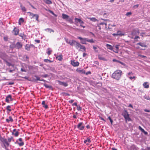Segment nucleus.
<instances>
[{
	"label": "nucleus",
	"instance_id": "obj_19",
	"mask_svg": "<svg viewBox=\"0 0 150 150\" xmlns=\"http://www.w3.org/2000/svg\"><path fill=\"white\" fill-rule=\"evenodd\" d=\"M143 85L144 88H149V87L148 82H144L143 84Z\"/></svg>",
	"mask_w": 150,
	"mask_h": 150
},
{
	"label": "nucleus",
	"instance_id": "obj_24",
	"mask_svg": "<svg viewBox=\"0 0 150 150\" xmlns=\"http://www.w3.org/2000/svg\"><path fill=\"white\" fill-rule=\"evenodd\" d=\"M106 47H107L108 49H110V50H113V48L111 45L108 44H107Z\"/></svg>",
	"mask_w": 150,
	"mask_h": 150
},
{
	"label": "nucleus",
	"instance_id": "obj_37",
	"mask_svg": "<svg viewBox=\"0 0 150 150\" xmlns=\"http://www.w3.org/2000/svg\"><path fill=\"white\" fill-rule=\"evenodd\" d=\"M11 106L10 105H8L6 107V110L8 111L9 112H11V109H10Z\"/></svg>",
	"mask_w": 150,
	"mask_h": 150
},
{
	"label": "nucleus",
	"instance_id": "obj_58",
	"mask_svg": "<svg viewBox=\"0 0 150 150\" xmlns=\"http://www.w3.org/2000/svg\"><path fill=\"white\" fill-rule=\"evenodd\" d=\"M49 11L52 14V15H54V13L52 11H51L50 10H49Z\"/></svg>",
	"mask_w": 150,
	"mask_h": 150
},
{
	"label": "nucleus",
	"instance_id": "obj_34",
	"mask_svg": "<svg viewBox=\"0 0 150 150\" xmlns=\"http://www.w3.org/2000/svg\"><path fill=\"white\" fill-rule=\"evenodd\" d=\"M34 77L36 78L35 79H34V81H40V77L38 76H37L35 75L34 76Z\"/></svg>",
	"mask_w": 150,
	"mask_h": 150
},
{
	"label": "nucleus",
	"instance_id": "obj_57",
	"mask_svg": "<svg viewBox=\"0 0 150 150\" xmlns=\"http://www.w3.org/2000/svg\"><path fill=\"white\" fill-rule=\"evenodd\" d=\"M44 62H49V60L48 59H44Z\"/></svg>",
	"mask_w": 150,
	"mask_h": 150
},
{
	"label": "nucleus",
	"instance_id": "obj_59",
	"mask_svg": "<svg viewBox=\"0 0 150 150\" xmlns=\"http://www.w3.org/2000/svg\"><path fill=\"white\" fill-rule=\"evenodd\" d=\"M35 42H36L37 43H39L40 42V40H35Z\"/></svg>",
	"mask_w": 150,
	"mask_h": 150
},
{
	"label": "nucleus",
	"instance_id": "obj_29",
	"mask_svg": "<svg viewBox=\"0 0 150 150\" xmlns=\"http://www.w3.org/2000/svg\"><path fill=\"white\" fill-rule=\"evenodd\" d=\"M24 22V20L23 18H19V21H18V24L20 25L21 24V22Z\"/></svg>",
	"mask_w": 150,
	"mask_h": 150
},
{
	"label": "nucleus",
	"instance_id": "obj_2",
	"mask_svg": "<svg viewBox=\"0 0 150 150\" xmlns=\"http://www.w3.org/2000/svg\"><path fill=\"white\" fill-rule=\"evenodd\" d=\"M122 115L125 118V121L126 122H127V121H130L132 120L129 117V115L126 110H124V111L122 112Z\"/></svg>",
	"mask_w": 150,
	"mask_h": 150
},
{
	"label": "nucleus",
	"instance_id": "obj_18",
	"mask_svg": "<svg viewBox=\"0 0 150 150\" xmlns=\"http://www.w3.org/2000/svg\"><path fill=\"white\" fill-rule=\"evenodd\" d=\"M137 45H139L142 47H146V44L144 43L139 42L137 44Z\"/></svg>",
	"mask_w": 150,
	"mask_h": 150
},
{
	"label": "nucleus",
	"instance_id": "obj_40",
	"mask_svg": "<svg viewBox=\"0 0 150 150\" xmlns=\"http://www.w3.org/2000/svg\"><path fill=\"white\" fill-rule=\"evenodd\" d=\"M35 17L36 20L38 21H39L38 18L39 17V16L38 15V14H36Z\"/></svg>",
	"mask_w": 150,
	"mask_h": 150
},
{
	"label": "nucleus",
	"instance_id": "obj_6",
	"mask_svg": "<svg viewBox=\"0 0 150 150\" xmlns=\"http://www.w3.org/2000/svg\"><path fill=\"white\" fill-rule=\"evenodd\" d=\"M4 145V146L5 147V145L6 146H8L9 145V144L8 143L7 139H2L1 140Z\"/></svg>",
	"mask_w": 150,
	"mask_h": 150
},
{
	"label": "nucleus",
	"instance_id": "obj_9",
	"mask_svg": "<svg viewBox=\"0 0 150 150\" xmlns=\"http://www.w3.org/2000/svg\"><path fill=\"white\" fill-rule=\"evenodd\" d=\"M71 64L74 67H78L79 65V63L78 61L75 62L74 60L71 61Z\"/></svg>",
	"mask_w": 150,
	"mask_h": 150
},
{
	"label": "nucleus",
	"instance_id": "obj_48",
	"mask_svg": "<svg viewBox=\"0 0 150 150\" xmlns=\"http://www.w3.org/2000/svg\"><path fill=\"white\" fill-rule=\"evenodd\" d=\"M127 76H129L130 75H132L133 74V73H132V72H129L128 73H127Z\"/></svg>",
	"mask_w": 150,
	"mask_h": 150
},
{
	"label": "nucleus",
	"instance_id": "obj_28",
	"mask_svg": "<svg viewBox=\"0 0 150 150\" xmlns=\"http://www.w3.org/2000/svg\"><path fill=\"white\" fill-rule=\"evenodd\" d=\"M89 19H90V21H92L93 22H96V21H98V20L96 18H94V17L92 18H89Z\"/></svg>",
	"mask_w": 150,
	"mask_h": 150
},
{
	"label": "nucleus",
	"instance_id": "obj_4",
	"mask_svg": "<svg viewBox=\"0 0 150 150\" xmlns=\"http://www.w3.org/2000/svg\"><path fill=\"white\" fill-rule=\"evenodd\" d=\"M78 38L81 40V43L83 44H86V42H87L88 38H83L81 37H78Z\"/></svg>",
	"mask_w": 150,
	"mask_h": 150
},
{
	"label": "nucleus",
	"instance_id": "obj_53",
	"mask_svg": "<svg viewBox=\"0 0 150 150\" xmlns=\"http://www.w3.org/2000/svg\"><path fill=\"white\" fill-rule=\"evenodd\" d=\"M112 61L113 62H117L118 63V62L119 61L116 59H113L112 60Z\"/></svg>",
	"mask_w": 150,
	"mask_h": 150
},
{
	"label": "nucleus",
	"instance_id": "obj_8",
	"mask_svg": "<svg viewBox=\"0 0 150 150\" xmlns=\"http://www.w3.org/2000/svg\"><path fill=\"white\" fill-rule=\"evenodd\" d=\"M13 99L11 97V95H9L7 96L6 98L5 101L6 102L9 103L10 101H12Z\"/></svg>",
	"mask_w": 150,
	"mask_h": 150
},
{
	"label": "nucleus",
	"instance_id": "obj_5",
	"mask_svg": "<svg viewBox=\"0 0 150 150\" xmlns=\"http://www.w3.org/2000/svg\"><path fill=\"white\" fill-rule=\"evenodd\" d=\"M83 123L80 122L79 123L78 125H77V127L80 130H82L84 129L85 127L83 125Z\"/></svg>",
	"mask_w": 150,
	"mask_h": 150
},
{
	"label": "nucleus",
	"instance_id": "obj_56",
	"mask_svg": "<svg viewBox=\"0 0 150 150\" xmlns=\"http://www.w3.org/2000/svg\"><path fill=\"white\" fill-rule=\"evenodd\" d=\"M128 107H131L132 109L134 108H133L132 105V104H129V105L128 106Z\"/></svg>",
	"mask_w": 150,
	"mask_h": 150
},
{
	"label": "nucleus",
	"instance_id": "obj_12",
	"mask_svg": "<svg viewBox=\"0 0 150 150\" xmlns=\"http://www.w3.org/2000/svg\"><path fill=\"white\" fill-rule=\"evenodd\" d=\"M6 54L5 53L1 52L0 53V57L5 60L6 58Z\"/></svg>",
	"mask_w": 150,
	"mask_h": 150
},
{
	"label": "nucleus",
	"instance_id": "obj_41",
	"mask_svg": "<svg viewBox=\"0 0 150 150\" xmlns=\"http://www.w3.org/2000/svg\"><path fill=\"white\" fill-rule=\"evenodd\" d=\"M77 109L79 111H81L82 110V108L80 106L78 105L77 106Z\"/></svg>",
	"mask_w": 150,
	"mask_h": 150
},
{
	"label": "nucleus",
	"instance_id": "obj_11",
	"mask_svg": "<svg viewBox=\"0 0 150 150\" xmlns=\"http://www.w3.org/2000/svg\"><path fill=\"white\" fill-rule=\"evenodd\" d=\"M57 81L59 84L60 85L63 86L64 87H67L68 86V84L66 82H62L59 80Z\"/></svg>",
	"mask_w": 150,
	"mask_h": 150
},
{
	"label": "nucleus",
	"instance_id": "obj_1",
	"mask_svg": "<svg viewBox=\"0 0 150 150\" xmlns=\"http://www.w3.org/2000/svg\"><path fill=\"white\" fill-rule=\"evenodd\" d=\"M122 71L120 70H116L112 74V77L114 79L119 80L122 75Z\"/></svg>",
	"mask_w": 150,
	"mask_h": 150
},
{
	"label": "nucleus",
	"instance_id": "obj_42",
	"mask_svg": "<svg viewBox=\"0 0 150 150\" xmlns=\"http://www.w3.org/2000/svg\"><path fill=\"white\" fill-rule=\"evenodd\" d=\"M108 119L109 120L111 124L112 125V123L113 122V120L111 119V118L110 116H109L108 117Z\"/></svg>",
	"mask_w": 150,
	"mask_h": 150
},
{
	"label": "nucleus",
	"instance_id": "obj_15",
	"mask_svg": "<svg viewBox=\"0 0 150 150\" xmlns=\"http://www.w3.org/2000/svg\"><path fill=\"white\" fill-rule=\"evenodd\" d=\"M69 17V16L67 15L64 13H62V18L64 19H65L67 20Z\"/></svg>",
	"mask_w": 150,
	"mask_h": 150
},
{
	"label": "nucleus",
	"instance_id": "obj_52",
	"mask_svg": "<svg viewBox=\"0 0 150 150\" xmlns=\"http://www.w3.org/2000/svg\"><path fill=\"white\" fill-rule=\"evenodd\" d=\"M119 45H116L115 46V48H116V49L117 50H119Z\"/></svg>",
	"mask_w": 150,
	"mask_h": 150
},
{
	"label": "nucleus",
	"instance_id": "obj_54",
	"mask_svg": "<svg viewBox=\"0 0 150 150\" xmlns=\"http://www.w3.org/2000/svg\"><path fill=\"white\" fill-rule=\"evenodd\" d=\"M72 105L73 106H78L77 103H73L72 104Z\"/></svg>",
	"mask_w": 150,
	"mask_h": 150
},
{
	"label": "nucleus",
	"instance_id": "obj_64",
	"mask_svg": "<svg viewBox=\"0 0 150 150\" xmlns=\"http://www.w3.org/2000/svg\"><path fill=\"white\" fill-rule=\"evenodd\" d=\"M138 128L140 131H141L143 129L140 126H139L138 127Z\"/></svg>",
	"mask_w": 150,
	"mask_h": 150
},
{
	"label": "nucleus",
	"instance_id": "obj_20",
	"mask_svg": "<svg viewBox=\"0 0 150 150\" xmlns=\"http://www.w3.org/2000/svg\"><path fill=\"white\" fill-rule=\"evenodd\" d=\"M127 77L129 78L132 81H133L134 80H135L137 78L135 76H133L132 77L129 76H127Z\"/></svg>",
	"mask_w": 150,
	"mask_h": 150
},
{
	"label": "nucleus",
	"instance_id": "obj_27",
	"mask_svg": "<svg viewBox=\"0 0 150 150\" xmlns=\"http://www.w3.org/2000/svg\"><path fill=\"white\" fill-rule=\"evenodd\" d=\"M45 30L46 31H47L50 33H51L52 32L54 33V31L52 29L50 28H47L45 29Z\"/></svg>",
	"mask_w": 150,
	"mask_h": 150
},
{
	"label": "nucleus",
	"instance_id": "obj_22",
	"mask_svg": "<svg viewBox=\"0 0 150 150\" xmlns=\"http://www.w3.org/2000/svg\"><path fill=\"white\" fill-rule=\"evenodd\" d=\"M73 17L70 18L69 17L68 18L67 20V21L69 22L70 23H73Z\"/></svg>",
	"mask_w": 150,
	"mask_h": 150
},
{
	"label": "nucleus",
	"instance_id": "obj_62",
	"mask_svg": "<svg viewBox=\"0 0 150 150\" xmlns=\"http://www.w3.org/2000/svg\"><path fill=\"white\" fill-rule=\"evenodd\" d=\"M74 101V100H71L69 101V103H72Z\"/></svg>",
	"mask_w": 150,
	"mask_h": 150
},
{
	"label": "nucleus",
	"instance_id": "obj_30",
	"mask_svg": "<svg viewBox=\"0 0 150 150\" xmlns=\"http://www.w3.org/2000/svg\"><path fill=\"white\" fill-rule=\"evenodd\" d=\"M28 13L30 14V16L32 17L31 18H33L36 15V14H33V13L30 12H28Z\"/></svg>",
	"mask_w": 150,
	"mask_h": 150
},
{
	"label": "nucleus",
	"instance_id": "obj_10",
	"mask_svg": "<svg viewBox=\"0 0 150 150\" xmlns=\"http://www.w3.org/2000/svg\"><path fill=\"white\" fill-rule=\"evenodd\" d=\"M75 22V23H79L80 24L84 23L83 21H82L80 19L75 18H74Z\"/></svg>",
	"mask_w": 150,
	"mask_h": 150
},
{
	"label": "nucleus",
	"instance_id": "obj_44",
	"mask_svg": "<svg viewBox=\"0 0 150 150\" xmlns=\"http://www.w3.org/2000/svg\"><path fill=\"white\" fill-rule=\"evenodd\" d=\"M44 86L46 88H51V86H50L48 85L47 84H44Z\"/></svg>",
	"mask_w": 150,
	"mask_h": 150
},
{
	"label": "nucleus",
	"instance_id": "obj_21",
	"mask_svg": "<svg viewBox=\"0 0 150 150\" xmlns=\"http://www.w3.org/2000/svg\"><path fill=\"white\" fill-rule=\"evenodd\" d=\"M117 34L118 35H119L120 36L125 35V34L124 33H122L121 31L120 30H118L117 31Z\"/></svg>",
	"mask_w": 150,
	"mask_h": 150
},
{
	"label": "nucleus",
	"instance_id": "obj_13",
	"mask_svg": "<svg viewBox=\"0 0 150 150\" xmlns=\"http://www.w3.org/2000/svg\"><path fill=\"white\" fill-rule=\"evenodd\" d=\"M76 42V41L74 40H69V41L68 44H69L71 46H73L74 45V44H75Z\"/></svg>",
	"mask_w": 150,
	"mask_h": 150
},
{
	"label": "nucleus",
	"instance_id": "obj_61",
	"mask_svg": "<svg viewBox=\"0 0 150 150\" xmlns=\"http://www.w3.org/2000/svg\"><path fill=\"white\" fill-rule=\"evenodd\" d=\"M112 35L114 37L118 35L117 33H113L112 34Z\"/></svg>",
	"mask_w": 150,
	"mask_h": 150
},
{
	"label": "nucleus",
	"instance_id": "obj_32",
	"mask_svg": "<svg viewBox=\"0 0 150 150\" xmlns=\"http://www.w3.org/2000/svg\"><path fill=\"white\" fill-rule=\"evenodd\" d=\"M12 134L14 135L15 137H17L18 135L19 132L18 131L16 132L15 133L12 132Z\"/></svg>",
	"mask_w": 150,
	"mask_h": 150
},
{
	"label": "nucleus",
	"instance_id": "obj_50",
	"mask_svg": "<svg viewBox=\"0 0 150 150\" xmlns=\"http://www.w3.org/2000/svg\"><path fill=\"white\" fill-rule=\"evenodd\" d=\"M21 71L23 72H26V70L25 69H24L23 68H21Z\"/></svg>",
	"mask_w": 150,
	"mask_h": 150
},
{
	"label": "nucleus",
	"instance_id": "obj_23",
	"mask_svg": "<svg viewBox=\"0 0 150 150\" xmlns=\"http://www.w3.org/2000/svg\"><path fill=\"white\" fill-rule=\"evenodd\" d=\"M45 3L48 4H50L52 3V1L50 0H43Z\"/></svg>",
	"mask_w": 150,
	"mask_h": 150
},
{
	"label": "nucleus",
	"instance_id": "obj_31",
	"mask_svg": "<svg viewBox=\"0 0 150 150\" xmlns=\"http://www.w3.org/2000/svg\"><path fill=\"white\" fill-rule=\"evenodd\" d=\"M17 142H18L17 141L16 142H15V144L17 143L20 146H23L24 144V143L23 142H21L20 143H17Z\"/></svg>",
	"mask_w": 150,
	"mask_h": 150
},
{
	"label": "nucleus",
	"instance_id": "obj_43",
	"mask_svg": "<svg viewBox=\"0 0 150 150\" xmlns=\"http://www.w3.org/2000/svg\"><path fill=\"white\" fill-rule=\"evenodd\" d=\"M47 50H48L47 52V53L48 55H50L51 54V52H52V50H50L49 49H48Z\"/></svg>",
	"mask_w": 150,
	"mask_h": 150
},
{
	"label": "nucleus",
	"instance_id": "obj_51",
	"mask_svg": "<svg viewBox=\"0 0 150 150\" xmlns=\"http://www.w3.org/2000/svg\"><path fill=\"white\" fill-rule=\"evenodd\" d=\"M99 24L100 25H103L104 24H105V25H107V23H103V22L100 23Z\"/></svg>",
	"mask_w": 150,
	"mask_h": 150
},
{
	"label": "nucleus",
	"instance_id": "obj_36",
	"mask_svg": "<svg viewBox=\"0 0 150 150\" xmlns=\"http://www.w3.org/2000/svg\"><path fill=\"white\" fill-rule=\"evenodd\" d=\"M93 48L96 52H98V50L97 49V48L96 47H95L94 46H93Z\"/></svg>",
	"mask_w": 150,
	"mask_h": 150
},
{
	"label": "nucleus",
	"instance_id": "obj_14",
	"mask_svg": "<svg viewBox=\"0 0 150 150\" xmlns=\"http://www.w3.org/2000/svg\"><path fill=\"white\" fill-rule=\"evenodd\" d=\"M22 46V45L19 42H18L16 43L15 45V47L17 49L21 48Z\"/></svg>",
	"mask_w": 150,
	"mask_h": 150
},
{
	"label": "nucleus",
	"instance_id": "obj_45",
	"mask_svg": "<svg viewBox=\"0 0 150 150\" xmlns=\"http://www.w3.org/2000/svg\"><path fill=\"white\" fill-rule=\"evenodd\" d=\"M86 140L87 142H88V143H91V139L89 137H87L86 139Z\"/></svg>",
	"mask_w": 150,
	"mask_h": 150
},
{
	"label": "nucleus",
	"instance_id": "obj_60",
	"mask_svg": "<svg viewBox=\"0 0 150 150\" xmlns=\"http://www.w3.org/2000/svg\"><path fill=\"white\" fill-rule=\"evenodd\" d=\"M144 111L146 112H150V110L146 109L144 110Z\"/></svg>",
	"mask_w": 150,
	"mask_h": 150
},
{
	"label": "nucleus",
	"instance_id": "obj_63",
	"mask_svg": "<svg viewBox=\"0 0 150 150\" xmlns=\"http://www.w3.org/2000/svg\"><path fill=\"white\" fill-rule=\"evenodd\" d=\"M65 41H66V42L68 44V42H69V40H68L66 38H65Z\"/></svg>",
	"mask_w": 150,
	"mask_h": 150
},
{
	"label": "nucleus",
	"instance_id": "obj_35",
	"mask_svg": "<svg viewBox=\"0 0 150 150\" xmlns=\"http://www.w3.org/2000/svg\"><path fill=\"white\" fill-rule=\"evenodd\" d=\"M87 42L90 43H94L95 41H94L93 39H89L88 38Z\"/></svg>",
	"mask_w": 150,
	"mask_h": 150
},
{
	"label": "nucleus",
	"instance_id": "obj_38",
	"mask_svg": "<svg viewBox=\"0 0 150 150\" xmlns=\"http://www.w3.org/2000/svg\"><path fill=\"white\" fill-rule=\"evenodd\" d=\"M25 49L27 50H29L30 49V47L28 45H26L25 46Z\"/></svg>",
	"mask_w": 150,
	"mask_h": 150
},
{
	"label": "nucleus",
	"instance_id": "obj_33",
	"mask_svg": "<svg viewBox=\"0 0 150 150\" xmlns=\"http://www.w3.org/2000/svg\"><path fill=\"white\" fill-rule=\"evenodd\" d=\"M20 7L21 8V9L23 11H26V9L25 7L24 6H22L21 4V5Z\"/></svg>",
	"mask_w": 150,
	"mask_h": 150
},
{
	"label": "nucleus",
	"instance_id": "obj_3",
	"mask_svg": "<svg viewBox=\"0 0 150 150\" xmlns=\"http://www.w3.org/2000/svg\"><path fill=\"white\" fill-rule=\"evenodd\" d=\"M75 47L77 49H79V51H81V49H83L84 51H86V47H85L83 45H81L80 43L79 42L76 41V42L75 44H74Z\"/></svg>",
	"mask_w": 150,
	"mask_h": 150
},
{
	"label": "nucleus",
	"instance_id": "obj_39",
	"mask_svg": "<svg viewBox=\"0 0 150 150\" xmlns=\"http://www.w3.org/2000/svg\"><path fill=\"white\" fill-rule=\"evenodd\" d=\"M13 139V137H8V140L9 142H10Z\"/></svg>",
	"mask_w": 150,
	"mask_h": 150
},
{
	"label": "nucleus",
	"instance_id": "obj_47",
	"mask_svg": "<svg viewBox=\"0 0 150 150\" xmlns=\"http://www.w3.org/2000/svg\"><path fill=\"white\" fill-rule=\"evenodd\" d=\"M48 76V75L47 74H45V75H41V76L44 78H46Z\"/></svg>",
	"mask_w": 150,
	"mask_h": 150
},
{
	"label": "nucleus",
	"instance_id": "obj_49",
	"mask_svg": "<svg viewBox=\"0 0 150 150\" xmlns=\"http://www.w3.org/2000/svg\"><path fill=\"white\" fill-rule=\"evenodd\" d=\"M113 51L114 52L116 53H118V50H117L116 49H114V50H113Z\"/></svg>",
	"mask_w": 150,
	"mask_h": 150
},
{
	"label": "nucleus",
	"instance_id": "obj_46",
	"mask_svg": "<svg viewBox=\"0 0 150 150\" xmlns=\"http://www.w3.org/2000/svg\"><path fill=\"white\" fill-rule=\"evenodd\" d=\"M132 14V13L131 12H127L126 14V15L127 16H129V15H130Z\"/></svg>",
	"mask_w": 150,
	"mask_h": 150
},
{
	"label": "nucleus",
	"instance_id": "obj_16",
	"mask_svg": "<svg viewBox=\"0 0 150 150\" xmlns=\"http://www.w3.org/2000/svg\"><path fill=\"white\" fill-rule=\"evenodd\" d=\"M6 122L8 123H9L10 122H12L13 121V120L12 118V117L11 116H9L8 118L6 120Z\"/></svg>",
	"mask_w": 150,
	"mask_h": 150
},
{
	"label": "nucleus",
	"instance_id": "obj_17",
	"mask_svg": "<svg viewBox=\"0 0 150 150\" xmlns=\"http://www.w3.org/2000/svg\"><path fill=\"white\" fill-rule=\"evenodd\" d=\"M42 104L43 105V107L45 109H47L48 108L47 105L46 104H45V101H43L42 102Z\"/></svg>",
	"mask_w": 150,
	"mask_h": 150
},
{
	"label": "nucleus",
	"instance_id": "obj_55",
	"mask_svg": "<svg viewBox=\"0 0 150 150\" xmlns=\"http://www.w3.org/2000/svg\"><path fill=\"white\" fill-rule=\"evenodd\" d=\"M118 63H120V64H122L124 66L125 65V64L124 63H123V62H122L121 61H119L118 62Z\"/></svg>",
	"mask_w": 150,
	"mask_h": 150
},
{
	"label": "nucleus",
	"instance_id": "obj_25",
	"mask_svg": "<svg viewBox=\"0 0 150 150\" xmlns=\"http://www.w3.org/2000/svg\"><path fill=\"white\" fill-rule=\"evenodd\" d=\"M98 58L100 60H101L103 61H106V59L105 58L100 55H98Z\"/></svg>",
	"mask_w": 150,
	"mask_h": 150
},
{
	"label": "nucleus",
	"instance_id": "obj_26",
	"mask_svg": "<svg viewBox=\"0 0 150 150\" xmlns=\"http://www.w3.org/2000/svg\"><path fill=\"white\" fill-rule=\"evenodd\" d=\"M62 54L59 55L56 58L59 61H61L62 59Z\"/></svg>",
	"mask_w": 150,
	"mask_h": 150
},
{
	"label": "nucleus",
	"instance_id": "obj_7",
	"mask_svg": "<svg viewBox=\"0 0 150 150\" xmlns=\"http://www.w3.org/2000/svg\"><path fill=\"white\" fill-rule=\"evenodd\" d=\"M19 31V30L18 28L15 27L12 31V33L14 35H16L18 34Z\"/></svg>",
	"mask_w": 150,
	"mask_h": 150
}]
</instances>
